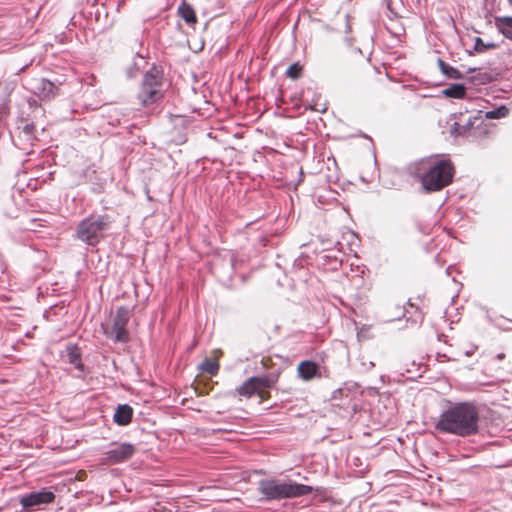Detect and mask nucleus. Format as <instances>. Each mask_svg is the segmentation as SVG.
Returning <instances> with one entry per match:
<instances>
[{"mask_svg": "<svg viewBox=\"0 0 512 512\" xmlns=\"http://www.w3.org/2000/svg\"><path fill=\"white\" fill-rule=\"evenodd\" d=\"M479 410L470 402L457 403L446 409L436 424V429L461 437H468L479 431Z\"/></svg>", "mask_w": 512, "mask_h": 512, "instance_id": "nucleus-1", "label": "nucleus"}, {"mask_svg": "<svg viewBox=\"0 0 512 512\" xmlns=\"http://www.w3.org/2000/svg\"><path fill=\"white\" fill-rule=\"evenodd\" d=\"M455 167L449 159L426 158L415 165L414 175L426 192H437L450 185Z\"/></svg>", "mask_w": 512, "mask_h": 512, "instance_id": "nucleus-2", "label": "nucleus"}, {"mask_svg": "<svg viewBox=\"0 0 512 512\" xmlns=\"http://www.w3.org/2000/svg\"><path fill=\"white\" fill-rule=\"evenodd\" d=\"M258 491L264 500L297 498L313 492V487L292 481L283 482L276 478L259 481Z\"/></svg>", "mask_w": 512, "mask_h": 512, "instance_id": "nucleus-3", "label": "nucleus"}, {"mask_svg": "<svg viewBox=\"0 0 512 512\" xmlns=\"http://www.w3.org/2000/svg\"><path fill=\"white\" fill-rule=\"evenodd\" d=\"M111 218L109 215L91 214L79 222L75 236L87 245L95 246L103 238V233L109 229Z\"/></svg>", "mask_w": 512, "mask_h": 512, "instance_id": "nucleus-4", "label": "nucleus"}, {"mask_svg": "<svg viewBox=\"0 0 512 512\" xmlns=\"http://www.w3.org/2000/svg\"><path fill=\"white\" fill-rule=\"evenodd\" d=\"M277 381L278 374L250 377L235 389V394L246 399L257 396L259 402L263 403L271 398L270 389L274 387Z\"/></svg>", "mask_w": 512, "mask_h": 512, "instance_id": "nucleus-5", "label": "nucleus"}, {"mask_svg": "<svg viewBox=\"0 0 512 512\" xmlns=\"http://www.w3.org/2000/svg\"><path fill=\"white\" fill-rule=\"evenodd\" d=\"M163 76L155 68L147 71L141 82L137 98L141 105L148 106L163 98Z\"/></svg>", "mask_w": 512, "mask_h": 512, "instance_id": "nucleus-6", "label": "nucleus"}, {"mask_svg": "<svg viewBox=\"0 0 512 512\" xmlns=\"http://www.w3.org/2000/svg\"><path fill=\"white\" fill-rule=\"evenodd\" d=\"M509 109L502 105L497 109L487 111L483 114L482 111L478 112V115L470 118L467 124L463 127L464 131H467L470 136L473 137H485L490 133L491 125L486 122L488 119H500L508 115Z\"/></svg>", "mask_w": 512, "mask_h": 512, "instance_id": "nucleus-7", "label": "nucleus"}, {"mask_svg": "<svg viewBox=\"0 0 512 512\" xmlns=\"http://www.w3.org/2000/svg\"><path fill=\"white\" fill-rule=\"evenodd\" d=\"M134 307H117L113 314V323L110 330H105V335L111 337L115 342L126 343L130 339L127 324L133 314Z\"/></svg>", "mask_w": 512, "mask_h": 512, "instance_id": "nucleus-8", "label": "nucleus"}, {"mask_svg": "<svg viewBox=\"0 0 512 512\" xmlns=\"http://www.w3.org/2000/svg\"><path fill=\"white\" fill-rule=\"evenodd\" d=\"M135 453V447L129 443L111 444L103 453L104 462L116 464L130 459Z\"/></svg>", "mask_w": 512, "mask_h": 512, "instance_id": "nucleus-9", "label": "nucleus"}, {"mask_svg": "<svg viewBox=\"0 0 512 512\" xmlns=\"http://www.w3.org/2000/svg\"><path fill=\"white\" fill-rule=\"evenodd\" d=\"M55 500V494L51 491L43 489L38 492H32L24 495L20 499V503L25 509L32 508L34 506L49 504Z\"/></svg>", "mask_w": 512, "mask_h": 512, "instance_id": "nucleus-10", "label": "nucleus"}, {"mask_svg": "<svg viewBox=\"0 0 512 512\" xmlns=\"http://www.w3.org/2000/svg\"><path fill=\"white\" fill-rule=\"evenodd\" d=\"M177 14L190 28L195 29L198 18L191 4L183 0L177 9Z\"/></svg>", "mask_w": 512, "mask_h": 512, "instance_id": "nucleus-11", "label": "nucleus"}, {"mask_svg": "<svg viewBox=\"0 0 512 512\" xmlns=\"http://www.w3.org/2000/svg\"><path fill=\"white\" fill-rule=\"evenodd\" d=\"M297 373L304 381H310L320 376L319 366L310 360L301 361L297 366Z\"/></svg>", "mask_w": 512, "mask_h": 512, "instance_id": "nucleus-12", "label": "nucleus"}, {"mask_svg": "<svg viewBox=\"0 0 512 512\" xmlns=\"http://www.w3.org/2000/svg\"><path fill=\"white\" fill-rule=\"evenodd\" d=\"M35 89L39 97L43 99L54 97L58 90L54 83L44 78L37 80Z\"/></svg>", "mask_w": 512, "mask_h": 512, "instance_id": "nucleus-13", "label": "nucleus"}, {"mask_svg": "<svg viewBox=\"0 0 512 512\" xmlns=\"http://www.w3.org/2000/svg\"><path fill=\"white\" fill-rule=\"evenodd\" d=\"M133 410L129 405H120L114 414V421L119 425H127L132 420Z\"/></svg>", "mask_w": 512, "mask_h": 512, "instance_id": "nucleus-14", "label": "nucleus"}, {"mask_svg": "<svg viewBox=\"0 0 512 512\" xmlns=\"http://www.w3.org/2000/svg\"><path fill=\"white\" fill-rule=\"evenodd\" d=\"M200 369H201V371L203 373H206L209 376L217 375L218 372H219V369H220V364H219L218 357L216 356L214 358H207V359H205L201 363Z\"/></svg>", "mask_w": 512, "mask_h": 512, "instance_id": "nucleus-15", "label": "nucleus"}, {"mask_svg": "<svg viewBox=\"0 0 512 512\" xmlns=\"http://www.w3.org/2000/svg\"><path fill=\"white\" fill-rule=\"evenodd\" d=\"M496 26L506 38L512 40V17L496 18Z\"/></svg>", "mask_w": 512, "mask_h": 512, "instance_id": "nucleus-16", "label": "nucleus"}, {"mask_svg": "<svg viewBox=\"0 0 512 512\" xmlns=\"http://www.w3.org/2000/svg\"><path fill=\"white\" fill-rule=\"evenodd\" d=\"M67 357L69 363L73 364L76 368L80 370L83 369L80 349L76 345L67 346Z\"/></svg>", "mask_w": 512, "mask_h": 512, "instance_id": "nucleus-17", "label": "nucleus"}, {"mask_svg": "<svg viewBox=\"0 0 512 512\" xmlns=\"http://www.w3.org/2000/svg\"><path fill=\"white\" fill-rule=\"evenodd\" d=\"M444 95L450 98L462 99L466 94L465 86L462 84H453L443 91Z\"/></svg>", "mask_w": 512, "mask_h": 512, "instance_id": "nucleus-18", "label": "nucleus"}, {"mask_svg": "<svg viewBox=\"0 0 512 512\" xmlns=\"http://www.w3.org/2000/svg\"><path fill=\"white\" fill-rule=\"evenodd\" d=\"M439 67L442 73L446 75L448 78L458 79L461 77L460 72L456 68L448 65L443 60H439Z\"/></svg>", "mask_w": 512, "mask_h": 512, "instance_id": "nucleus-19", "label": "nucleus"}, {"mask_svg": "<svg viewBox=\"0 0 512 512\" xmlns=\"http://www.w3.org/2000/svg\"><path fill=\"white\" fill-rule=\"evenodd\" d=\"M303 72V66L298 62L291 64L286 70V76L290 79L296 80L300 78Z\"/></svg>", "mask_w": 512, "mask_h": 512, "instance_id": "nucleus-20", "label": "nucleus"}, {"mask_svg": "<svg viewBox=\"0 0 512 512\" xmlns=\"http://www.w3.org/2000/svg\"><path fill=\"white\" fill-rule=\"evenodd\" d=\"M494 47H495L494 44H485L480 37H476L475 50L477 52H484L485 50H487L489 48H494Z\"/></svg>", "mask_w": 512, "mask_h": 512, "instance_id": "nucleus-21", "label": "nucleus"}, {"mask_svg": "<svg viewBox=\"0 0 512 512\" xmlns=\"http://www.w3.org/2000/svg\"><path fill=\"white\" fill-rule=\"evenodd\" d=\"M261 364L265 369H268L272 366L273 362L270 357H263L261 360Z\"/></svg>", "mask_w": 512, "mask_h": 512, "instance_id": "nucleus-22", "label": "nucleus"}, {"mask_svg": "<svg viewBox=\"0 0 512 512\" xmlns=\"http://www.w3.org/2000/svg\"><path fill=\"white\" fill-rule=\"evenodd\" d=\"M506 357L505 353H499L496 355V359L502 361Z\"/></svg>", "mask_w": 512, "mask_h": 512, "instance_id": "nucleus-23", "label": "nucleus"}, {"mask_svg": "<svg viewBox=\"0 0 512 512\" xmlns=\"http://www.w3.org/2000/svg\"><path fill=\"white\" fill-rule=\"evenodd\" d=\"M85 475H86V473H85L84 471H80V472L78 473V479H79V480H82V479H83V476H85Z\"/></svg>", "mask_w": 512, "mask_h": 512, "instance_id": "nucleus-24", "label": "nucleus"}, {"mask_svg": "<svg viewBox=\"0 0 512 512\" xmlns=\"http://www.w3.org/2000/svg\"><path fill=\"white\" fill-rule=\"evenodd\" d=\"M509 4L512 6V0H508Z\"/></svg>", "mask_w": 512, "mask_h": 512, "instance_id": "nucleus-25", "label": "nucleus"}]
</instances>
